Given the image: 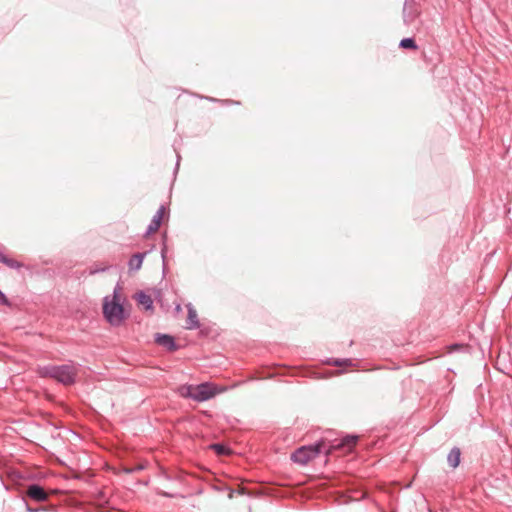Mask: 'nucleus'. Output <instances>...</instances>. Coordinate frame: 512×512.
I'll use <instances>...</instances> for the list:
<instances>
[{"instance_id": "1", "label": "nucleus", "mask_w": 512, "mask_h": 512, "mask_svg": "<svg viewBox=\"0 0 512 512\" xmlns=\"http://www.w3.org/2000/svg\"><path fill=\"white\" fill-rule=\"evenodd\" d=\"M41 377H49L63 385H72L76 382L78 370L73 364L47 365L40 368Z\"/></svg>"}, {"instance_id": "2", "label": "nucleus", "mask_w": 512, "mask_h": 512, "mask_svg": "<svg viewBox=\"0 0 512 512\" xmlns=\"http://www.w3.org/2000/svg\"><path fill=\"white\" fill-rule=\"evenodd\" d=\"M119 289L120 287L117 285L113 292V301H109L108 297H105L103 301V315L112 326H119L125 319L124 307L119 302Z\"/></svg>"}, {"instance_id": "3", "label": "nucleus", "mask_w": 512, "mask_h": 512, "mask_svg": "<svg viewBox=\"0 0 512 512\" xmlns=\"http://www.w3.org/2000/svg\"><path fill=\"white\" fill-rule=\"evenodd\" d=\"M327 438H322L314 444L305 445L297 448L291 454V460L300 465H306L308 462L316 458L321 452L327 450Z\"/></svg>"}, {"instance_id": "4", "label": "nucleus", "mask_w": 512, "mask_h": 512, "mask_svg": "<svg viewBox=\"0 0 512 512\" xmlns=\"http://www.w3.org/2000/svg\"><path fill=\"white\" fill-rule=\"evenodd\" d=\"M221 390L218 387L210 382H203L198 385H185L181 387V394L185 397L191 398L197 402H204L215 395H217Z\"/></svg>"}, {"instance_id": "5", "label": "nucleus", "mask_w": 512, "mask_h": 512, "mask_svg": "<svg viewBox=\"0 0 512 512\" xmlns=\"http://www.w3.org/2000/svg\"><path fill=\"white\" fill-rule=\"evenodd\" d=\"M359 437L355 434H348L341 439L328 440L325 455H330L334 450L343 449L350 451L357 443Z\"/></svg>"}, {"instance_id": "6", "label": "nucleus", "mask_w": 512, "mask_h": 512, "mask_svg": "<svg viewBox=\"0 0 512 512\" xmlns=\"http://www.w3.org/2000/svg\"><path fill=\"white\" fill-rule=\"evenodd\" d=\"M29 498L37 503L46 502L49 499L48 492L38 483H30L25 487L23 500Z\"/></svg>"}, {"instance_id": "7", "label": "nucleus", "mask_w": 512, "mask_h": 512, "mask_svg": "<svg viewBox=\"0 0 512 512\" xmlns=\"http://www.w3.org/2000/svg\"><path fill=\"white\" fill-rule=\"evenodd\" d=\"M188 310L187 320H186V329L194 330L200 327V322L198 319L197 311L193 307L191 303L186 305Z\"/></svg>"}, {"instance_id": "8", "label": "nucleus", "mask_w": 512, "mask_h": 512, "mask_svg": "<svg viewBox=\"0 0 512 512\" xmlns=\"http://www.w3.org/2000/svg\"><path fill=\"white\" fill-rule=\"evenodd\" d=\"M135 299L139 305L143 306L145 311H153V299L144 291H139L135 294Z\"/></svg>"}, {"instance_id": "9", "label": "nucleus", "mask_w": 512, "mask_h": 512, "mask_svg": "<svg viewBox=\"0 0 512 512\" xmlns=\"http://www.w3.org/2000/svg\"><path fill=\"white\" fill-rule=\"evenodd\" d=\"M447 462H448V465L453 469H456L460 465L461 449L459 447L454 446L450 450V452L447 455Z\"/></svg>"}, {"instance_id": "10", "label": "nucleus", "mask_w": 512, "mask_h": 512, "mask_svg": "<svg viewBox=\"0 0 512 512\" xmlns=\"http://www.w3.org/2000/svg\"><path fill=\"white\" fill-rule=\"evenodd\" d=\"M162 347L170 352H175L180 349V345L176 343L175 338L170 334L162 333Z\"/></svg>"}, {"instance_id": "11", "label": "nucleus", "mask_w": 512, "mask_h": 512, "mask_svg": "<svg viewBox=\"0 0 512 512\" xmlns=\"http://www.w3.org/2000/svg\"><path fill=\"white\" fill-rule=\"evenodd\" d=\"M146 254H147V252L134 254L128 262L129 270L130 271L139 270L142 266V262H143L144 257L146 256Z\"/></svg>"}, {"instance_id": "12", "label": "nucleus", "mask_w": 512, "mask_h": 512, "mask_svg": "<svg viewBox=\"0 0 512 512\" xmlns=\"http://www.w3.org/2000/svg\"><path fill=\"white\" fill-rule=\"evenodd\" d=\"M158 229H160V208L155 212L151 223L144 233V237L149 236L152 232H155Z\"/></svg>"}, {"instance_id": "13", "label": "nucleus", "mask_w": 512, "mask_h": 512, "mask_svg": "<svg viewBox=\"0 0 512 512\" xmlns=\"http://www.w3.org/2000/svg\"><path fill=\"white\" fill-rule=\"evenodd\" d=\"M399 47L408 50H417L418 45L413 37H406L401 39Z\"/></svg>"}, {"instance_id": "14", "label": "nucleus", "mask_w": 512, "mask_h": 512, "mask_svg": "<svg viewBox=\"0 0 512 512\" xmlns=\"http://www.w3.org/2000/svg\"><path fill=\"white\" fill-rule=\"evenodd\" d=\"M23 502L25 503V509L27 512H46V511H54L55 510L54 505L32 507L28 504L26 499H24Z\"/></svg>"}, {"instance_id": "15", "label": "nucleus", "mask_w": 512, "mask_h": 512, "mask_svg": "<svg viewBox=\"0 0 512 512\" xmlns=\"http://www.w3.org/2000/svg\"><path fill=\"white\" fill-rule=\"evenodd\" d=\"M408 14H412V17L410 20H406L405 16L403 15V20L405 24H411L420 14V11L418 9V6L416 3H410V8L407 10Z\"/></svg>"}, {"instance_id": "16", "label": "nucleus", "mask_w": 512, "mask_h": 512, "mask_svg": "<svg viewBox=\"0 0 512 512\" xmlns=\"http://www.w3.org/2000/svg\"><path fill=\"white\" fill-rule=\"evenodd\" d=\"M166 239H167V236H166V232L165 231H162V254H161V257H162V279L165 278L166 276V267H165V259H166Z\"/></svg>"}, {"instance_id": "17", "label": "nucleus", "mask_w": 512, "mask_h": 512, "mask_svg": "<svg viewBox=\"0 0 512 512\" xmlns=\"http://www.w3.org/2000/svg\"><path fill=\"white\" fill-rule=\"evenodd\" d=\"M326 364H329V365H334V366H342V365H346V366H349V365H352V360L351 359H332V358H329L325 361Z\"/></svg>"}, {"instance_id": "18", "label": "nucleus", "mask_w": 512, "mask_h": 512, "mask_svg": "<svg viewBox=\"0 0 512 512\" xmlns=\"http://www.w3.org/2000/svg\"><path fill=\"white\" fill-rule=\"evenodd\" d=\"M4 265H6L7 267L11 268V269H19L21 267H23V264L15 259H12L8 256H6V258L4 259L3 263Z\"/></svg>"}, {"instance_id": "19", "label": "nucleus", "mask_w": 512, "mask_h": 512, "mask_svg": "<svg viewBox=\"0 0 512 512\" xmlns=\"http://www.w3.org/2000/svg\"><path fill=\"white\" fill-rule=\"evenodd\" d=\"M211 448L218 454V455H225L228 452V448L221 443H215L211 445Z\"/></svg>"}, {"instance_id": "20", "label": "nucleus", "mask_w": 512, "mask_h": 512, "mask_svg": "<svg viewBox=\"0 0 512 512\" xmlns=\"http://www.w3.org/2000/svg\"><path fill=\"white\" fill-rule=\"evenodd\" d=\"M205 99L211 101V102H220L222 103L223 105H231V104H239L238 101H234V100H219V99H216V98H213V97H204Z\"/></svg>"}, {"instance_id": "21", "label": "nucleus", "mask_w": 512, "mask_h": 512, "mask_svg": "<svg viewBox=\"0 0 512 512\" xmlns=\"http://www.w3.org/2000/svg\"><path fill=\"white\" fill-rule=\"evenodd\" d=\"M410 3H416V2H415V0H405L404 5H403V14H404L406 20H410L412 17V14L410 15L407 13V10L410 8Z\"/></svg>"}, {"instance_id": "22", "label": "nucleus", "mask_w": 512, "mask_h": 512, "mask_svg": "<svg viewBox=\"0 0 512 512\" xmlns=\"http://www.w3.org/2000/svg\"><path fill=\"white\" fill-rule=\"evenodd\" d=\"M109 267H99L97 265H94L90 268V274L91 275H94L96 273H99V272H104L108 269Z\"/></svg>"}, {"instance_id": "23", "label": "nucleus", "mask_w": 512, "mask_h": 512, "mask_svg": "<svg viewBox=\"0 0 512 512\" xmlns=\"http://www.w3.org/2000/svg\"><path fill=\"white\" fill-rule=\"evenodd\" d=\"M161 211H162V225H163L166 221H168L169 210L165 207V205L162 204Z\"/></svg>"}, {"instance_id": "24", "label": "nucleus", "mask_w": 512, "mask_h": 512, "mask_svg": "<svg viewBox=\"0 0 512 512\" xmlns=\"http://www.w3.org/2000/svg\"><path fill=\"white\" fill-rule=\"evenodd\" d=\"M0 304L4 306H10L11 302L9 299L5 296V294L0 290Z\"/></svg>"}, {"instance_id": "25", "label": "nucleus", "mask_w": 512, "mask_h": 512, "mask_svg": "<svg viewBox=\"0 0 512 512\" xmlns=\"http://www.w3.org/2000/svg\"><path fill=\"white\" fill-rule=\"evenodd\" d=\"M463 348V345L462 344H458V343H455V344H452L449 349H450V352H454V351H458L460 349Z\"/></svg>"}, {"instance_id": "26", "label": "nucleus", "mask_w": 512, "mask_h": 512, "mask_svg": "<svg viewBox=\"0 0 512 512\" xmlns=\"http://www.w3.org/2000/svg\"><path fill=\"white\" fill-rule=\"evenodd\" d=\"M236 493L239 495H248L249 494L245 487H239L238 489H236Z\"/></svg>"}, {"instance_id": "27", "label": "nucleus", "mask_w": 512, "mask_h": 512, "mask_svg": "<svg viewBox=\"0 0 512 512\" xmlns=\"http://www.w3.org/2000/svg\"><path fill=\"white\" fill-rule=\"evenodd\" d=\"M153 337H154V342L156 344L160 345V332H156Z\"/></svg>"}, {"instance_id": "28", "label": "nucleus", "mask_w": 512, "mask_h": 512, "mask_svg": "<svg viewBox=\"0 0 512 512\" xmlns=\"http://www.w3.org/2000/svg\"><path fill=\"white\" fill-rule=\"evenodd\" d=\"M234 494H236V490L230 489L229 494H228V498L232 499L234 497Z\"/></svg>"}, {"instance_id": "29", "label": "nucleus", "mask_w": 512, "mask_h": 512, "mask_svg": "<svg viewBox=\"0 0 512 512\" xmlns=\"http://www.w3.org/2000/svg\"><path fill=\"white\" fill-rule=\"evenodd\" d=\"M6 258V255L3 254L1 251H0V263H3L4 259Z\"/></svg>"}, {"instance_id": "30", "label": "nucleus", "mask_w": 512, "mask_h": 512, "mask_svg": "<svg viewBox=\"0 0 512 512\" xmlns=\"http://www.w3.org/2000/svg\"><path fill=\"white\" fill-rule=\"evenodd\" d=\"M6 258V255L3 254L1 251H0V263H3L4 259Z\"/></svg>"}, {"instance_id": "31", "label": "nucleus", "mask_w": 512, "mask_h": 512, "mask_svg": "<svg viewBox=\"0 0 512 512\" xmlns=\"http://www.w3.org/2000/svg\"><path fill=\"white\" fill-rule=\"evenodd\" d=\"M175 310H176L177 312H179V311L181 310V306H180V304H177V305H176Z\"/></svg>"}, {"instance_id": "32", "label": "nucleus", "mask_w": 512, "mask_h": 512, "mask_svg": "<svg viewBox=\"0 0 512 512\" xmlns=\"http://www.w3.org/2000/svg\"><path fill=\"white\" fill-rule=\"evenodd\" d=\"M179 160H180V156H179V155H177L176 168H178V166H179Z\"/></svg>"}]
</instances>
